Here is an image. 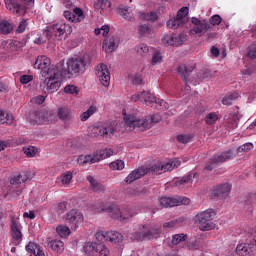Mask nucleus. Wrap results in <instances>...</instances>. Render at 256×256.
Listing matches in <instances>:
<instances>
[{"mask_svg":"<svg viewBox=\"0 0 256 256\" xmlns=\"http://www.w3.org/2000/svg\"><path fill=\"white\" fill-rule=\"evenodd\" d=\"M167 27L170 29H177L178 27H180L182 25V22L176 17V18H172L170 19L167 23H166Z\"/></svg>","mask_w":256,"mask_h":256,"instance_id":"obj_53","label":"nucleus"},{"mask_svg":"<svg viewBox=\"0 0 256 256\" xmlns=\"http://www.w3.org/2000/svg\"><path fill=\"white\" fill-rule=\"evenodd\" d=\"M231 191V185L229 183H224L216 187L213 194L218 197H225Z\"/></svg>","mask_w":256,"mask_h":256,"instance_id":"obj_30","label":"nucleus"},{"mask_svg":"<svg viewBox=\"0 0 256 256\" xmlns=\"http://www.w3.org/2000/svg\"><path fill=\"white\" fill-rule=\"evenodd\" d=\"M56 233L62 239H65L71 235V228L65 225H58L56 227Z\"/></svg>","mask_w":256,"mask_h":256,"instance_id":"obj_36","label":"nucleus"},{"mask_svg":"<svg viewBox=\"0 0 256 256\" xmlns=\"http://www.w3.org/2000/svg\"><path fill=\"white\" fill-rule=\"evenodd\" d=\"M57 116L62 122H69L73 117V111L68 106H60L58 107Z\"/></svg>","mask_w":256,"mask_h":256,"instance_id":"obj_25","label":"nucleus"},{"mask_svg":"<svg viewBox=\"0 0 256 256\" xmlns=\"http://www.w3.org/2000/svg\"><path fill=\"white\" fill-rule=\"evenodd\" d=\"M48 247L56 253H63V250H65V243L61 240H51L48 242Z\"/></svg>","mask_w":256,"mask_h":256,"instance_id":"obj_33","label":"nucleus"},{"mask_svg":"<svg viewBox=\"0 0 256 256\" xmlns=\"http://www.w3.org/2000/svg\"><path fill=\"white\" fill-rule=\"evenodd\" d=\"M27 179L25 176L18 175L14 176L10 180V186L7 188V191H3L2 195L8 197L9 199H17L20 197L22 191L21 188H18L17 185L25 182Z\"/></svg>","mask_w":256,"mask_h":256,"instance_id":"obj_7","label":"nucleus"},{"mask_svg":"<svg viewBox=\"0 0 256 256\" xmlns=\"http://www.w3.org/2000/svg\"><path fill=\"white\" fill-rule=\"evenodd\" d=\"M191 71H193V68H188L186 65L182 64L178 68V73L185 82V89L187 91L190 90L189 83L193 86H197L204 78L199 77L198 79H194L191 77Z\"/></svg>","mask_w":256,"mask_h":256,"instance_id":"obj_9","label":"nucleus"},{"mask_svg":"<svg viewBox=\"0 0 256 256\" xmlns=\"http://www.w3.org/2000/svg\"><path fill=\"white\" fill-rule=\"evenodd\" d=\"M215 211L213 209H206L196 215V221L198 222L199 229L202 232L212 231L215 228Z\"/></svg>","mask_w":256,"mask_h":256,"instance_id":"obj_4","label":"nucleus"},{"mask_svg":"<svg viewBox=\"0 0 256 256\" xmlns=\"http://www.w3.org/2000/svg\"><path fill=\"white\" fill-rule=\"evenodd\" d=\"M72 32L73 29L71 28V25L58 22L53 24L51 27H48L44 33L48 38L54 37L55 40L61 41L69 37Z\"/></svg>","mask_w":256,"mask_h":256,"instance_id":"obj_3","label":"nucleus"},{"mask_svg":"<svg viewBox=\"0 0 256 256\" xmlns=\"http://www.w3.org/2000/svg\"><path fill=\"white\" fill-rule=\"evenodd\" d=\"M177 140L180 143L186 144V143L190 142L191 136H185L184 134H180L179 136H177Z\"/></svg>","mask_w":256,"mask_h":256,"instance_id":"obj_63","label":"nucleus"},{"mask_svg":"<svg viewBox=\"0 0 256 256\" xmlns=\"http://www.w3.org/2000/svg\"><path fill=\"white\" fill-rule=\"evenodd\" d=\"M138 30H140V35H149L152 34L153 31L148 25H140Z\"/></svg>","mask_w":256,"mask_h":256,"instance_id":"obj_58","label":"nucleus"},{"mask_svg":"<svg viewBox=\"0 0 256 256\" xmlns=\"http://www.w3.org/2000/svg\"><path fill=\"white\" fill-rule=\"evenodd\" d=\"M91 63V57L88 54L70 58L66 62L62 61L56 66H50L47 71L42 72L44 80L40 88L44 93L54 94L61 88V77L71 78L74 75L84 74Z\"/></svg>","mask_w":256,"mask_h":256,"instance_id":"obj_1","label":"nucleus"},{"mask_svg":"<svg viewBox=\"0 0 256 256\" xmlns=\"http://www.w3.org/2000/svg\"><path fill=\"white\" fill-rule=\"evenodd\" d=\"M96 77L98 78L102 86L109 87L111 77H110V71L107 65L99 64L96 67Z\"/></svg>","mask_w":256,"mask_h":256,"instance_id":"obj_14","label":"nucleus"},{"mask_svg":"<svg viewBox=\"0 0 256 256\" xmlns=\"http://www.w3.org/2000/svg\"><path fill=\"white\" fill-rule=\"evenodd\" d=\"M189 14V8L188 7H183L182 9H180L178 12H177V18L178 20L181 22V24L185 23L188 21V16Z\"/></svg>","mask_w":256,"mask_h":256,"instance_id":"obj_42","label":"nucleus"},{"mask_svg":"<svg viewBox=\"0 0 256 256\" xmlns=\"http://www.w3.org/2000/svg\"><path fill=\"white\" fill-rule=\"evenodd\" d=\"M235 157V153L233 150H228L223 152L222 154H219L217 156H214L212 158V165H217V164H221L224 163L226 161H229L231 159H233Z\"/></svg>","mask_w":256,"mask_h":256,"instance_id":"obj_24","label":"nucleus"},{"mask_svg":"<svg viewBox=\"0 0 256 256\" xmlns=\"http://www.w3.org/2000/svg\"><path fill=\"white\" fill-rule=\"evenodd\" d=\"M46 101V97L44 95H38L31 99V103L42 105Z\"/></svg>","mask_w":256,"mask_h":256,"instance_id":"obj_59","label":"nucleus"},{"mask_svg":"<svg viewBox=\"0 0 256 256\" xmlns=\"http://www.w3.org/2000/svg\"><path fill=\"white\" fill-rule=\"evenodd\" d=\"M67 211V203L61 202L56 207L57 215H63Z\"/></svg>","mask_w":256,"mask_h":256,"instance_id":"obj_57","label":"nucleus"},{"mask_svg":"<svg viewBox=\"0 0 256 256\" xmlns=\"http://www.w3.org/2000/svg\"><path fill=\"white\" fill-rule=\"evenodd\" d=\"M24 5H20L18 2L14 0H5V7L8 11L12 12L17 16H24L28 13L29 9L34 8L35 0H20Z\"/></svg>","mask_w":256,"mask_h":256,"instance_id":"obj_5","label":"nucleus"},{"mask_svg":"<svg viewBox=\"0 0 256 256\" xmlns=\"http://www.w3.org/2000/svg\"><path fill=\"white\" fill-rule=\"evenodd\" d=\"M64 93L77 96L79 94V89L75 85H66L64 87Z\"/></svg>","mask_w":256,"mask_h":256,"instance_id":"obj_49","label":"nucleus"},{"mask_svg":"<svg viewBox=\"0 0 256 256\" xmlns=\"http://www.w3.org/2000/svg\"><path fill=\"white\" fill-rule=\"evenodd\" d=\"M98 111L97 106L95 105H91L86 111H84L81 115H80V119L82 122L87 121L91 116H93L94 114H96Z\"/></svg>","mask_w":256,"mask_h":256,"instance_id":"obj_35","label":"nucleus"},{"mask_svg":"<svg viewBox=\"0 0 256 256\" xmlns=\"http://www.w3.org/2000/svg\"><path fill=\"white\" fill-rule=\"evenodd\" d=\"M58 180H60L62 185L68 186L71 183V180H73V172L69 171L64 173Z\"/></svg>","mask_w":256,"mask_h":256,"instance_id":"obj_46","label":"nucleus"},{"mask_svg":"<svg viewBox=\"0 0 256 256\" xmlns=\"http://www.w3.org/2000/svg\"><path fill=\"white\" fill-rule=\"evenodd\" d=\"M161 41L166 46H180L186 41V36L184 34H166L162 37Z\"/></svg>","mask_w":256,"mask_h":256,"instance_id":"obj_17","label":"nucleus"},{"mask_svg":"<svg viewBox=\"0 0 256 256\" xmlns=\"http://www.w3.org/2000/svg\"><path fill=\"white\" fill-rule=\"evenodd\" d=\"M254 148L253 144L251 142H247L246 144H243L242 146L238 147L239 153H248Z\"/></svg>","mask_w":256,"mask_h":256,"instance_id":"obj_54","label":"nucleus"},{"mask_svg":"<svg viewBox=\"0 0 256 256\" xmlns=\"http://www.w3.org/2000/svg\"><path fill=\"white\" fill-rule=\"evenodd\" d=\"M192 25L190 34L196 37L204 36L211 29V25L207 20L192 18Z\"/></svg>","mask_w":256,"mask_h":256,"instance_id":"obj_10","label":"nucleus"},{"mask_svg":"<svg viewBox=\"0 0 256 256\" xmlns=\"http://www.w3.org/2000/svg\"><path fill=\"white\" fill-rule=\"evenodd\" d=\"M113 155L112 149H105L94 153L93 155H81L77 162L79 165L93 164L101 160L107 159Z\"/></svg>","mask_w":256,"mask_h":256,"instance_id":"obj_6","label":"nucleus"},{"mask_svg":"<svg viewBox=\"0 0 256 256\" xmlns=\"http://www.w3.org/2000/svg\"><path fill=\"white\" fill-rule=\"evenodd\" d=\"M13 31V25L8 21L4 20L0 22V33L2 34H10Z\"/></svg>","mask_w":256,"mask_h":256,"instance_id":"obj_40","label":"nucleus"},{"mask_svg":"<svg viewBox=\"0 0 256 256\" xmlns=\"http://www.w3.org/2000/svg\"><path fill=\"white\" fill-rule=\"evenodd\" d=\"M88 182L90 183V186L93 191L95 192H101L104 190V186L98 183L92 176L87 177Z\"/></svg>","mask_w":256,"mask_h":256,"instance_id":"obj_41","label":"nucleus"},{"mask_svg":"<svg viewBox=\"0 0 256 256\" xmlns=\"http://www.w3.org/2000/svg\"><path fill=\"white\" fill-rule=\"evenodd\" d=\"M163 63V56L160 51H155L151 57V65H161Z\"/></svg>","mask_w":256,"mask_h":256,"instance_id":"obj_44","label":"nucleus"},{"mask_svg":"<svg viewBox=\"0 0 256 256\" xmlns=\"http://www.w3.org/2000/svg\"><path fill=\"white\" fill-rule=\"evenodd\" d=\"M181 166V161L179 160H172L168 161L162 165H154L151 167V172H154L155 174H161L163 172H168L174 170V168H178Z\"/></svg>","mask_w":256,"mask_h":256,"instance_id":"obj_16","label":"nucleus"},{"mask_svg":"<svg viewBox=\"0 0 256 256\" xmlns=\"http://www.w3.org/2000/svg\"><path fill=\"white\" fill-rule=\"evenodd\" d=\"M118 14L122 16L125 20L133 22L135 21L134 11L131 10L129 7H120L118 9Z\"/></svg>","mask_w":256,"mask_h":256,"instance_id":"obj_31","label":"nucleus"},{"mask_svg":"<svg viewBox=\"0 0 256 256\" xmlns=\"http://www.w3.org/2000/svg\"><path fill=\"white\" fill-rule=\"evenodd\" d=\"M113 217V219H118V221H126V219H130L132 217V214H125L124 212H121L120 208L116 205H112L107 209Z\"/></svg>","mask_w":256,"mask_h":256,"instance_id":"obj_23","label":"nucleus"},{"mask_svg":"<svg viewBox=\"0 0 256 256\" xmlns=\"http://www.w3.org/2000/svg\"><path fill=\"white\" fill-rule=\"evenodd\" d=\"M110 168L114 171H120L125 168V162L122 160L114 161L110 164Z\"/></svg>","mask_w":256,"mask_h":256,"instance_id":"obj_50","label":"nucleus"},{"mask_svg":"<svg viewBox=\"0 0 256 256\" xmlns=\"http://www.w3.org/2000/svg\"><path fill=\"white\" fill-rule=\"evenodd\" d=\"M97 253H99L100 256H109L110 251L105 245L99 244L98 249H97Z\"/></svg>","mask_w":256,"mask_h":256,"instance_id":"obj_56","label":"nucleus"},{"mask_svg":"<svg viewBox=\"0 0 256 256\" xmlns=\"http://www.w3.org/2000/svg\"><path fill=\"white\" fill-rule=\"evenodd\" d=\"M115 132V127L111 123L102 125H95L92 127V134L94 137H111Z\"/></svg>","mask_w":256,"mask_h":256,"instance_id":"obj_13","label":"nucleus"},{"mask_svg":"<svg viewBox=\"0 0 256 256\" xmlns=\"http://www.w3.org/2000/svg\"><path fill=\"white\" fill-rule=\"evenodd\" d=\"M52 65L51 59L46 55H40L36 58L33 64L34 69H39L41 71V76H43V71H48V67Z\"/></svg>","mask_w":256,"mask_h":256,"instance_id":"obj_18","label":"nucleus"},{"mask_svg":"<svg viewBox=\"0 0 256 256\" xmlns=\"http://www.w3.org/2000/svg\"><path fill=\"white\" fill-rule=\"evenodd\" d=\"M44 112L43 111H33L28 116V122L34 126L43 125Z\"/></svg>","mask_w":256,"mask_h":256,"instance_id":"obj_27","label":"nucleus"},{"mask_svg":"<svg viewBox=\"0 0 256 256\" xmlns=\"http://www.w3.org/2000/svg\"><path fill=\"white\" fill-rule=\"evenodd\" d=\"M33 80H34L33 75H22L19 77V82L22 85H27V84L31 83Z\"/></svg>","mask_w":256,"mask_h":256,"instance_id":"obj_55","label":"nucleus"},{"mask_svg":"<svg viewBox=\"0 0 256 256\" xmlns=\"http://www.w3.org/2000/svg\"><path fill=\"white\" fill-rule=\"evenodd\" d=\"M58 122V117L52 112L43 113V125H54Z\"/></svg>","mask_w":256,"mask_h":256,"instance_id":"obj_34","label":"nucleus"},{"mask_svg":"<svg viewBox=\"0 0 256 256\" xmlns=\"http://www.w3.org/2000/svg\"><path fill=\"white\" fill-rule=\"evenodd\" d=\"M161 121L159 114L143 116L139 113H124L126 131H147Z\"/></svg>","mask_w":256,"mask_h":256,"instance_id":"obj_2","label":"nucleus"},{"mask_svg":"<svg viewBox=\"0 0 256 256\" xmlns=\"http://www.w3.org/2000/svg\"><path fill=\"white\" fill-rule=\"evenodd\" d=\"M161 233V228L159 226H154L151 228L146 229L144 227V233L136 232L131 234L130 238L133 241H142V240H152L159 237Z\"/></svg>","mask_w":256,"mask_h":256,"instance_id":"obj_8","label":"nucleus"},{"mask_svg":"<svg viewBox=\"0 0 256 256\" xmlns=\"http://www.w3.org/2000/svg\"><path fill=\"white\" fill-rule=\"evenodd\" d=\"M238 98H240V95L237 92L228 94L223 97L222 104L225 106H230L232 102L237 100Z\"/></svg>","mask_w":256,"mask_h":256,"instance_id":"obj_39","label":"nucleus"},{"mask_svg":"<svg viewBox=\"0 0 256 256\" xmlns=\"http://www.w3.org/2000/svg\"><path fill=\"white\" fill-rule=\"evenodd\" d=\"M94 7L97 10H106L111 7V3L108 0H96Z\"/></svg>","mask_w":256,"mask_h":256,"instance_id":"obj_47","label":"nucleus"},{"mask_svg":"<svg viewBox=\"0 0 256 256\" xmlns=\"http://www.w3.org/2000/svg\"><path fill=\"white\" fill-rule=\"evenodd\" d=\"M178 227V221H170L163 224V228L165 229H174Z\"/></svg>","mask_w":256,"mask_h":256,"instance_id":"obj_62","label":"nucleus"},{"mask_svg":"<svg viewBox=\"0 0 256 256\" xmlns=\"http://www.w3.org/2000/svg\"><path fill=\"white\" fill-rule=\"evenodd\" d=\"M138 18H140V20H144V21H155L157 20L158 16L155 12H149V13H138Z\"/></svg>","mask_w":256,"mask_h":256,"instance_id":"obj_43","label":"nucleus"},{"mask_svg":"<svg viewBox=\"0 0 256 256\" xmlns=\"http://www.w3.org/2000/svg\"><path fill=\"white\" fill-rule=\"evenodd\" d=\"M27 27H28V22H27V20H22V21L19 23L16 32H17V33H23V32L26 31Z\"/></svg>","mask_w":256,"mask_h":256,"instance_id":"obj_60","label":"nucleus"},{"mask_svg":"<svg viewBox=\"0 0 256 256\" xmlns=\"http://www.w3.org/2000/svg\"><path fill=\"white\" fill-rule=\"evenodd\" d=\"M136 52L142 56H146L149 53V46L145 43H142L136 46Z\"/></svg>","mask_w":256,"mask_h":256,"instance_id":"obj_52","label":"nucleus"},{"mask_svg":"<svg viewBox=\"0 0 256 256\" xmlns=\"http://www.w3.org/2000/svg\"><path fill=\"white\" fill-rule=\"evenodd\" d=\"M150 171H151V169H149L148 167H142L138 170H134L132 173L129 174V176L126 178L125 181L128 184H130V183L134 182L135 180L140 179L141 177H143Z\"/></svg>","mask_w":256,"mask_h":256,"instance_id":"obj_26","label":"nucleus"},{"mask_svg":"<svg viewBox=\"0 0 256 256\" xmlns=\"http://www.w3.org/2000/svg\"><path fill=\"white\" fill-rule=\"evenodd\" d=\"M142 101H144V103H146V105H152V104H156L159 107H163L165 109L168 108V104L162 100V99H157L155 96H153V94H151L150 92H142Z\"/></svg>","mask_w":256,"mask_h":256,"instance_id":"obj_20","label":"nucleus"},{"mask_svg":"<svg viewBox=\"0 0 256 256\" xmlns=\"http://www.w3.org/2000/svg\"><path fill=\"white\" fill-rule=\"evenodd\" d=\"M26 252L29 254V256H45L44 251L41 249V247L35 243V242H29L25 246Z\"/></svg>","mask_w":256,"mask_h":256,"instance_id":"obj_28","label":"nucleus"},{"mask_svg":"<svg viewBox=\"0 0 256 256\" xmlns=\"http://www.w3.org/2000/svg\"><path fill=\"white\" fill-rule=\"evenodd\" d=\"M186 239H187V235H185V234H175V235H173V237H172V244H173L174 246H177V245H179L180 243L186 241Z\"/></svg>","mask_w":256,"mask_h":256,"instance_id":"obj_48","label":"nucleus"},{"mask_svg":"<svg viewBox=\"0 0 256 256\" xmlns=\"http://www.w3.org/2000/svg\"><path fill=\"white\" fill-rule=\"evenodd\" d=\"M190 202L191 200L186 197H178V198L160 197L158 199V205L162 208L175 207L179 205H187V204H190Z\"/></svg>","mask_w":256,"mask_h":256,"instance_id":"obj_11","label":"nucleus"},{"mask_svg":"<svg viewBox=\"0 0 256 256\" xmlns=\"http://www.w3.org/2000/svg\"><path fill=\"white\" fill-rule=\"evenodd\" d=\"M104 238L106 241H109L114 244H118L123 241V235L117 231H109L105 234L96 233V239Z\"/></svg>","mask_w":256,"mask_h":256,"instance_id":"obj_19","label":"nucleus"},{"mask_svg":"<svg viewBox=\"0 0 256 256\" xmlns=\"http://www.w3.org/2000/svg\"><path fill=\"white\" fill-rule=\"evenodd\" d=\"M14 117L12 114L0 109V124H12Z\"/></svg>","mask_w":256,"mask_h":256,"instance_id":"obj_38","label":"nucleus"},{"mask_svg":"<svg viewBox=\"0 0 256 256\" xmlns=\"http://www.w3.org/2000/svg\"><path fill=\"white\" fill-rule=\"evenodd\" d=\"M248 55L251 57V59H256V43L250 46Z\"/></svg>","mask_w":256,"mask_h":256,"instance_id":"obj_64","label":"nucleus"},{"mask_svg":"<svg viewBox=\"0 0 256 256\" xmlns=\"http://www.w3.org/2000/svg\"><path fill=\"white\" fill-rule=\"evenodd\" d=\"M98 246L99 244L94 243V242H87L84 244L83 246V251L87 254V255H92L94 253L98 252Z\"/></svg>","mask_w":256,"mask_h":256,"instance_id":"obj_37","label":"nucleus"},{"mask_svg":"<svg viewBox=\"0 0 256 256\" xmlns=\"http://www.w3.org/2000/svg\"><path fill=\"white\" fill-rule=\"evenodd\" d=\"M221 16L219 15H214L210 18V24L213 25V26H217L219 24H221Z\"/></svg>","mask_w":256,"mask_h":256,"instance_id":"obj_61","label":"nucleus"},{"mask_svg":"<svg viewBox=\"0 0 256 256\" xmlns=\"http://www.w3.org/2000/svg\"><path fill=\"white\" fill-rule=\"evenodd\" d=\"M195 179V174L190 173L186 176H184L182 179L178 180L175 182V185L179 188V189H184L186 187H189L192 185L193 181Z\"/></svg>","mask_w":256,"mask_h":256,"instance_id":"obj_29","label":"nucleus"},{"mask_svg":"<svg viewBox=\"0 0 256 256\" xmlns=\"http://www.w3.org/2000/svg\"><path fill=\"white\" fill-rule=\"evenodd\" d=\"M236 254L238 256H251V247L248 243H240L236 247Z\"/></svg>","mask_w":256,"mask_h":256,"instance_id":"obj_32","label":"nucleus"},{"mask_svg":"<svg viewBox=\"0 0 256 256\" xmlns=\"http://www.w3.org/2000/svg\"><path fill=\"white\" fill-rule=\"evenodd\" d=\"M65 219L76 230L83 223L84 216L80 211L72 209L66 214Z\"/></svg>","mask_w":256,"mask_h":256,"instance_id":"obj_15","label":"nucleus"},{"mask_svg":"<svg viewBox=\"0 0 256 256\" xmlns=\"http://www.w3.org/2000/svg\"><path fill=\"white\" fill-rule=\"evenodd\" d=\"M119 42L120 40L117 36L106 38L103 42L102 48L106 53H112L117 49Z\"/></svg>","mask_w":256,"mask_h":256,"instance_id":"obj_22","label":"nucleus"},{"mask_svg":"<svg viewBox=\"0 0 256 256\" xmlns=\"http://www.w3.org/2000/svg\"><path fill=\"white\" fill-rule=\"evenodd\" d=\"M23 153L29 157V158H33L37 155L38 153V148H36V146H24L23 148Z\"/></svg>","mask_w":256,"mask_h":256,"instance_id":"obj_45","label":"nucleus"},{"mask_svg":"<svg viewBox=\"0 0 256 256\" xmlns=\"http://www.w3.org/2000/svg\"><path fill=\"white\" fill-rule=\"evenodd\" d=\"M11 237L15 245H20L23 241L22 224L19 218H13L11 220Z\"/></svg>","mask_w":256,"mask_h":256,"instance_id":"obj_12","label":"nucleus"},{"mask_svg":"<svg viewBox=\"0 0 256 256\" xmlns=\"http://www.w3.org/2000/svg\"><path fill=\"white\" fill-rule=\"evenodd\" d=\"M219 120V115L215 112H210L206 117V123L208 125H214Z\"/></svg>","mask_w":256,"mask_h":256,"instance_id":"obj_51","label":"nucleus"},{"mask_svg":"<svg viewBox=\"0 0 256 256\" xmlns=\"http://www.w3.org/2000/svg\"><path fill=\"white\" fill-rule=\"evenodd\" d=\"M64 17L72 23H79L84 20L85 15L80 8H74L73 12L65 11Z\"/></svg>","mask_w":256,"mask_h":256,"instance_id":"obj_21","label":"nucleus"}]
</instances>
